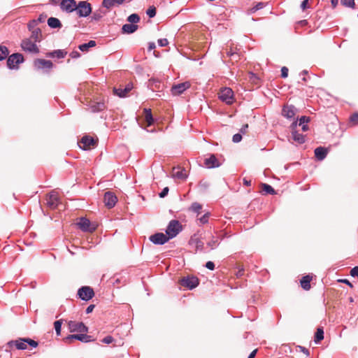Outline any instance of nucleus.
Wrapping results in <instances>:
<instances>
[{"label": "nucleus", "mask_w": 358, "mask_h": 358, "mask_svg": "<svg viewBox=\"0 0 358 358\" xmlns=\"http://www.w3.org/2000/svg\"><path fill=\"white\" fill-rule=\"evenodd\" d=\"M182 230V227L180 222L177 220H171L166 229V234L170 239H172Z\"/></svg>", "instance_id": "1"}, {"label": "nucleus", "mask_w": 358, "mask_h": 358, "mask_svg": "<svg viewBox=\"0 0 358 358\" xmlns=\"http://www.w3.org/2000/svg\"><path fill=\"white\" fill-rule=\"evenodd\" d=\"M75 11L79 17H87L92 13V5L87 1H80Z\"/></svg>", "instance_id": "2"}, {"label": "nucleus", "mask_w": 358, "mask_h": 358, "mask_svg": "<svg viewBox=\"0 0 358 358\" xmlns=\"http://www.w3.org/2000/svg\"><path fill=\"white\" fill-rule=\"evenodd\" d=\"M24 57L21 53H13L8 57L6 64L9 69H18V65L23 63Z\"/></svg>", "instance_id": "3"}, {"label": "nucleus", "mask_w": 358, "mask_h": 358, "mask_svg": "<svg viewBox=\"0 0 358 358\" xmlns=\"http://www.w3.org/2000/svg\"><path fill=\"white\" fill-rule=\"evenodd\" d=\"M180 285L182 287L192 290L196 288L199 285V280L197 277L194 275H188L182 278L180 281Z\"/></svg>", "instance_id": "4"}, {"label": "nucleus", "mask_w": 358, "mask_h": 358, "mask_svg": "<svg viewBox=\"0 0 358 358\" xmlns=\"http://www.w3.org/2000/svg\"><path fill=\"white\" fill-rule=\"evenodd\" d=\"M20 45L22 49L25 52L31 54H38L39 52V48L36 45V42L32 41L31 38L23 39Z\"/></svg>", "instance_id": "5"}, {"label": "nucleus", "mask_w": 358, "mask_h": 358, "mask_svg": "<svg viewBox=\"0 0 358 358\" xmlns=\"http://www.w3.org/2000/svg\"><path fill=\"white\" fill-rule=\"evenodd\" d=\"M78 296L83 301H87L94 296V289L89 286H83L78 290Z\"/></svg>", "instance_id": "6"}, {"label": "nucleus", "mask_w": 358, "mask_h": 358, "mask_svg": "<svg viewBox=\"0 0 358 358\" xmlns=\"http://www.w3.org/2000/svg\"><path fill=\"white\" fill-rule=\"evenodd\" d=\"M73 340H78L83 343H90L93 341L91 336L85 333L79 334H70L64 338V341L66 343H71Z\"/></svg>", "instance_id": "7"}, {"label": "nucleus", "mask_w": 358, "mask_h": 358, "mask_svg": "<svg viewBox=\"0 0 358 358\" xmlns=\"http://www.w3.org/2000/svg\"><path fill=\"white\" fill-rule=\"evenodd\" d=\"M150 241H151L155 245H164L167 243L170 238L166 234L162 232H157L151 235L149 237Z\"/></svg>", "instance_id": "8"}, {"label": "nucleus", "mask_w": 358, "mask_h": 358, "mask_svg": "<svg viewBox=\"0 0 358 358\" xmlns=\"http://www.w3.org/2000/svg\"><path fill=\"white\" fill-rule=\"evenodd\" d=\"M70 332L87 333L88 327L82 322L69 321L68 323Z\"/></svg>", "instance_id": "9"}, {"label": "nucleus", "mask_w": 358, "mask_h": 358, "mask_svg": "<svg viewBox=\"0 0 358 358\" xmlns=\"http://www.w3.org/2000/svg\"><path fill=\"white\" fill-rule=\"evenodd\" d=\"M34 66L36 69L45 70V72H48V70L52 69L53 64L50 60H46L44 59H36L34 61Z\"/></svg>", "instance_id": "10"}, {"label": "nucleus", "mask_w": 358, "mask_h": 358, "mask_svg": "<svg viewBox=\"0 0 358 358\" xmlns=\"http://www.w3.org/2000/svg\"><path fill=\"white\" fill-rule=\"evenodd\" d=\"M219 98L226 103L231 104L233 101L234 92L229 87H224L221 90Z\"/></svg>", "instance_id": "11"}, {"label": "nucleus", "mask_w": 358, "mask_h": 358, "mask_svg": "<svg viewBox=\"0 0 358 358\" xmlns=\"http://www.w3.org/2000/svg\"><path fill=\"white\" fill-rule=\"evenodd\" d=\"M77 4L76 0H62L59 6L62 10L71 13L76 10Z\"/></svg>", "instance_id": "12"}, {"label": "nucleus", "mask_w": 358, "mask_h": 358, "mask_svg": "<svg viewBox=\"0 0 358 358\" xmlns=\"http://www.w3.org/2000/svg\"><path fill=\"white\" fill-rule=\"evenodd\" d=\"M117 201L116 195L111 192H106L103 195V202L108 208H113Z\"/></svg>", "instance_id": "13"}, {"label": "nucleus", "mask_w": 358, "mask_h": 358, "mask_svg": "<svg viewBox=\"0 0 358 358\" xmlns=\"http://www.w3.org/2000/svg\"><path fill=\"white\" fill-rule=\"evenodd\" d=\"M96 144L94 139L90 136H84L80 141L78 142L80 148L84 150H87L94 146Z\"/></svg>", "instance_id": "14"}, {"label": "nucleus", "mask_w": 358, "mask_h": 358, "mask_svg": "<svg viewBox=\"0 0 358 358\" xmlns=\"http://www.w3.org/2000/svg\"><path fill=\"white\" fill-rule=\"evenodd\" d=\"M189 87L190 83L189 82H184L177 85H173L171 91L173 95L178 96L182 94Z\"/></svg>", "instance_id": "15"}, {"label": "nucleus", "mask_w": 358, "mask_h": 358, "mask_svg": "<svg viewBox=\"0 0 358 358\" xmlns=\"http://www.w3.org/2000/svg\"><path fill=\"white\" fill-rule=\"evenodd\" d=\"M47 205L51 209H55L59 203V196L57 192H51L47 196Z\"/></svg>", "instance_id": "16"}, {"label": "nucleus", "mask_w": 358, "mask_h": 358, "mask_svg": "<svg viewBox=\"0 0 358 358\" xmlns=\"http://www.w3.org/2000/svg\"><path fill=\"white\" fill-rule=\"evenodd\" d=\"M148 87L153 92H162L164 85L157 78H150L148 82Z\"/></svg>", "instance_id": "17"}, {"label": "nucleus", "mask_w": 358, "mask_h": 358, "mask_svg": "<svg viewBox=\"0 0 358 358\" xmlns=\"http://www.w3.org/2000/svg\"><path fill=\"white\" fill-rule=\"evenodd\" d=\"M7 345L12 348L13 346H15L17 350H24L27 348L26 338H20L17 340L10 341Z\"/></svg>", "instance_id": "18"}, {"label": "nucleus", "mask_w": 358, "mask_h": 358, "mask_svg": "<svg viewBox=\"0 0 358 358\" xmlns=\"http://www.w3.org/2000/svg\"><path fill=\"white\" fill-rule=\"evenodd\" d=\"M90 221L84 217H80L77 223L78 227L85 232H92L94 230V228H90Z\"/></svg>", "instance_id": "19"}, {"label": "nucleus", "mask_w": 358, "mask_h": 358, "mask_svg": "<svg viewBox=\"0 0 358 358\" xmlns=\"http://www.w3.org/2000/svg\"><path fill=\"white\" fill-rule=\"evenodd\" d=\"M204 164L208 169L217 168L221 165L215 155L213 154L210 155L209 157L204 159Z\"/></svg>", "instance_id": "20"}, {"label": "nucleus", "mask_w": 358, "mask_h": 358, "mask_svg": "<svg viewBox=\"0 0 358 358\" xmlns=\"http://www.w3.org/2000/svg\"><path fill=\"white\" fill-rule=\"evenodd\" d=\"M296 111V108L293 105H287L282 108V114L287 119L294 117Z\"/></svg>", "instance_id": "21"}, {"label": "nucleus", "mask_w": 358, "mask_h": 358, "mask_svg": "<svg viewBox=\"0 0 358 358\" xmlns=\"http://www.w3.org/2000/svg\"><path fill=\"white\" fill-rule=\"evenodd\" d=\"M314 153L315 158L318 161H322L326 158L328 154V149L324 147L320 146L315 149Z\"/></svg>", "instance_id": "22"}, {"label": "nucleus", "mask_w": 358, "mask_h": 358, "mask_svg": "<svg viewBox=\"0 0 358 358\" xmlns=\"http://www.w3.org/2000/svg\"><path fill=\"white\" fill-rule=\"evenodd\" d=\"M92 15L90 16V22H99L106 15V10L99 8L94 12H92Z\"/></svg>", "instance_id": "23"}, {"label": "nucleus", "mask_w": 358, "mask_h": 358, "mask_svg": "<svg viewBox=\"0 0 358 358\" xmlns=\"http://www.w3.org/2000/svg\"><path fill=\"white\" fill-rule=\"evenodd\" d=\"M67 52L64 50H55L51 52H48L46 53V57L51 58H57V59H63L66 55Z\"/></svg>", "instance_id": "24"}, {"label": "nucleus", "mask_w": 358, "mask_h": 358, "mask_svg": "<svg viewBox=\"0 0 358 358\" xmlns=\"http://www.w3.org/2000/svg\"><path fill=\"white\" fill-rule=\"evenodd\" d=\"M173 176L178 179L185 180L187 178V175L185 169L181 167H176L173 168Z\"/></svg>", "instance_id": "25"}, {"label": "nucleus", "mask_w": 358, "mask_h": 358, "mask_svg": "<svg viewBox=\"0 0 358 358\" xmlns=\"http://www.w3.org/2000/svg\"><path fill=\"white\" fill-rule=\"evenodd\" d=\"M132 89V86L130 84H128L125 86L124 89L122 88H114V93L115 95L118 96L120 98L125 97L127 94L131 91Z\"/></svg>", "instance_id": "26"}, {"label": "nucleus", "mask_w": 358, "mask_h": 358, "mask_svg": "<svg viewBox=\"0 0 358 358\" xmlns=\"http://www.w3.org/2000/svg\"><path fill=\"white\" fill-rule=\"evenodd\" d=\"M138 25L137 24H124L122 27V32L124 34H131L134 33L138 29Z\"/></svg>", "instance_id": "27"}, {"label": "nucleus", "mask_w": 358, "mask_h": 358, "mask_svg": "<svg viewBox=\"0 0 358 358\" xmlns=\"http://www.w3.org/2000/svg\"><path fill=\"white\" fill-rule=\"evenodd\" d=\"M90 108L92 113H99L105 110L106 105L103 101L96 102L92 103Z\"/></svg>", "instance_id": "28"}, {"label": "nucleus", "mask_w": 358, "mask_h": 358, "mask_svg": "<svg viewBox=\"0 0 358 358\" xmlns=\"http://www.w3.org/2000/svg\"><path fill=\"white\" fill-rule=\"evenodd\" d=\"M312 280V277L309 275H306L300 280L301 286L304 290H309L310 289V281Z\"/></svg>", "instance_id": "29"}, {"label": "nucleus", "mask_w": 358, "mask_h": 358, "mask_svg": "<svg viewBox=\"0 0 358 358\" xmlns=\"http://www.w3.org/2000/svg\"><path fill=\"white\" fill-rule=\"evenodd\" d=\"M292 136L293 140L299 144H303L306 141V136L299 133L297 131H292Z\"/></svg>", "instance_id": "30"}, {"label": "nucleus", "mask_w": 358, "mask_h": 358, "mask_svg": "<svg viewBox=\"0 0 358 358\" xmlns=\"http://www.w3.org/2000/svg\"><path fill=\"white\" fill-rule=\"evenodd\" d=\"M48 24L50 28L57 29L62 27V23L60 20L54 17H50L48 19Z\"/></svg>", "instance_id": "31"}, {"label": "nucleus", "mask_w": 358, "mask_h": 358, "mask_svg": "<svg viewBox=\"0 0 358 358\" xmlns=\"http://www.w3.org/2000/svg\"><path fill=\"white\" fill-rule=\"evenodd\" d=\"M310 118L308 116H301L299 120V126H301V129L303 131H306L308 130V126L307 124L310 122Z\"/></svg>", "instance_id": "32"}, {"label": "nucleus", "mask_w": 358, "mask_h": 358, "mask_svg": "<svg viewBox=\"0 0 358 358\" xmlns=\"http://www.w3.org/2000/svg\"><path fill=\"white\" fill-rule=\"evenodd\" d=\"M145 113V120L148 124V126H151L154 122V117L152 114V110L150 108H144Z\"/></svg>", "instance_id": "33"}, {"label": "nucleus", "mask_w": 358, "mask_h": 358, "mask_svg": "<svg viewBox=\"0 0 358 358\" xmlns=\"http://www.w3.org/2000/svg\"><path fill=\"white\" fill-rule=\"evenodd\" d=\"M31 41L34 42H40L41 40V31L39 28L34 29L31 31Z\"/></svg>", "instance_id": "34"}, {"label": "nucleus", "mask_w": 358, "mask_h": 358, "mask_svg": "<svg viewBox=\"0 0 358 358\" xmlns=\"http://www.w3.org/2000/svg\"><path fill=\"white\" fill-rule=\"evenodd\" d=\"M96 41L93 40H90L87 43H85L83 44H80L78 46V48L82 52H87L90 48H93L96 45Z\"/></svg>", "instance_id": "35"}, {"label": "nucleus", "mask_w": 358, "mask_h": 358, "mask_svg": "<svg viewBox=\"0 0 358 358\" xmlns=\"http://www.w3.org/2000/svg\"><path fill=\"white\" fill-rule=\"evenodd\" d=\"M324 339V329L323 327H318L315 333L314 341L315 343H319Z\"/></svg>", "instance_id": "36"}, {"label": "nucleus", "mask_w": 358, "mask_h": 358, "mask_svg": "<svg viewBox=\"0 0 358 358\" xmlns=\"http://www.w3.org/2000/svg\"><path fill=\"white\" fill-rule=\"evenodd\" d=\"M9 55L8 48L3 45H0V61H3L8 58Z\"/></svg>", "instance_id": "37"}, {"label": "nucleus", "mask_w": 358, "mask_h": 358, "mask_svg": "<svg viewBox=\"0 0 358 358\" xmlns=\"http://www.w3.org/2000/svg\"><path fill=\"white\" fill-rule=\"evenodd\" d=\"M263 191L266 194H271L273 195L275 194V189L268 184L266 183H262L261 184Z\"/></svg>", "instance_id": "38"}, {"label": "nucleus", "mask_w": 358, "mask_h": 358, "mask_svg": "<svg viewBox=\"0 0 358 358\" xmlns=\"http://www.w3.org/2000/svg\"><path fill=\"white\" fill-rule=\"evenodd\" d=\"M127 21L129 24H136L140 21V17L137 13H132L128 16Z\"/></svg>", "instance_id": "39"}, {"label": "nucleus", "mask_w": 358, "mask_h": 358, "mask_svg": "<svg viewBox=\"0 0 358 358\" xmlns=\"http://www.w3.org/2000/svg\"><path fill=\"white\" fill-rule=\"evenodd\" d=\"M220 244L217 237L212 236V239L207 243V245L213 250L216 248Z\"/></svg>", "instance_id": "40"}, {"label": "nucleus", "mask_w": 358, "mask_h": 358, "mask_svg": "<svg viewBox=\"0 0 358 358\" xmlns=\"http://www.w3.org/2000/svg\"><path fill=\"white\" fill-rule=\"evenodd\" d=\"M210 187V184L208 182L205 180L200 181L199 184V189L200 192H206L208 187Z\"/></svg>", "instance_id": "41"}, {"label": "nucleus", "mask_w": 358, "mask_h": 358, "mask_svg": "<svg viewBox=\"0 0 358 358\" xmlns=\"http://www.w3.org/2000/svg\"><path fill=\"white\" fill-rule=\"evenodd\" d=\"M62 325V320H56L54 322V327L57 336H59L61 334Z\"/></svg>", "instance_id": "42"}, {"label": "nucleus", "mask_w": 358, "mask_h": 358, "mask_svg": "<svg viewBox=\"0 0 358 358\" xmlns=\"http://www.w3.org/2000/svg\"><path fill=\"white\" fill-rule=\"evenodd\" d=\"M341 4L345 7L354 8L355 3V0H341Z\"/></svg>", "instance_id": "43"}, {"label": "nucleus", "mask_w": 358, "mask_h": 358, "mask_svg": "<svg viewBox=\"0 0 358 358\" xmlns=\"http://www.w3.org/2000/svg\"><path fill=\"white\" fill-rule=\"evenodd\" d=\"M157 10L155 6H150L146 10V14L150 18H152L156 15Z\"/></svg>", "instance_id": "44"}, {"label": "nucleus", "mask_w": 358, "mask_h": 358, "mask_svg": "<svg viewBox=\"0 0 358 358\" xmlns=\"http://www.w3.org/2000/svg\"><path fill=\"white\" fill-rule=\"evenodd\" d=\"M201 208L202 206L200 203L194 202L191 205L190 209L194 213H199Z\"/></svg>", "instance_id": "45"}, {"label": "nucleus", "mask_w": 358, "mask_h": 358, "mask_svg": "<svg viewBox=\"0 0 358 358\" xmlns=\"http://www.w3.org/2000/svg\"><path fill=\"white\" fill-rule=\"evenodd\" d=\"M113 1V0H103V1H102L103 7L108 9V8H110L111 7L114 6L116 4Z\"/></svg>", "instance_id": "46"}, {"label": "nucleus", "mask_w": 358, "mask_h": 358, "mask_svg": "<svg viewBox=\"0 0 358 358\" xmlns=\"http://www.w3.org/2000/svg\"><path fill=\"white\" fill-rule=\"evenodd\" d=\"M196 250L202 251L203 249L204 243L200 239L197 238L195 240Z\"/></svg>", "instance_id": "47"}, {"label": "nucleus", "mask_w": 358, "mask_h": 358, "mask_svg": "<svg viewBox=\"0 0 358 358\" xmlns=\"http://www.w3.org/2000/svg\"><path fill=\"white\" fill-rule=\"evenodd\" d=\"M26 342L27 345H29L31 348H36L38 345V343L37 341H35L29 338H26Z\"/></svg>", "instance_id": "48"}, {"label": "nucleus", "mask_w": 358, "mask_h": 358, "mask_svg": "<svg viewBox=\"0 0 358 358\" xmlns=\"http://www.w3.org/2000/svg\"><path fill=\"white\" fill-rule=\"evenodd\" d=\"M243 137L242 134L239 132L237 134H235L232 137V141L235 143H239L241 141Z\"/></svg>", "instance_id": "49"}, {"label": "nucleus", "mask_w": 358, "mask_h": 358, "mask_svg": "<svg viewBox=\"0 0 358 358\" xmlns=\"http://www.w3.org/2000/svg\"><path fill=\"white\" fill-rule=\"evenodd\" d=\"M209 216H210V213H206L203 216H201L199 218V221H200L201 224H204L208 223Z\"/></svg>", "instance_id": "50"}, {"label": "nucleus", "mask_w": 358, "mask_h": 358, "mask_svg": "<svg viewBox=\"0 0 358 358\" xmlns=\"http://www.w3.org/2000/svg\"><path fill=\"white\" fill-rule=\"evenodd\" d=\"M350 120L354 124H358V113H354L352 115H351L350 117Z\"/></svg>", "instance_id": "51"}, {"label": "nucleus", "mask_w": 358, "mask_h": 358, "mask_svg": "<svg viewBox=\"0 0 358 358\" xmlns=\"http://www.w3.org/2000/svg\"><path fill=\"white\" fill-rule=\"evenodd\" d=\"M169 189L168 187H164L162 192L159 194V196L160 198H164L165 196H167L168 193H169Z\"/></svg>", "instance_id": "52"}, {"label": "nucleus", "mask_w": 358, "mask_h": 358, "mask_svg": "<svg viewBox=\"0 0 358 358\" xmlns=\"http://www.w3.org/2000/svg\"><path fill=\"white\" fill-rule=\"evenodd\" d=\"M113 341H114V338L113 336H107L103 338L102 342L106 344H110V343H113Z\"/></svg>", "instance_id": "53"}, {"label": "nucleus", "mask_w": 358, "mask_h": 358, "mask_svg": "<svg viewBox=\"0 0 358 358\" xmlns=\"http://www.w3.org/2000/svg\"><path fill=\"white\" fill-rule=\"evenodd\" d=\"M158 44L160 47H165L169 44L166 38H160L158 40Z\"/></svg>", "instance_id": "54"}, {"label": "nucleus", "mask_w": 358, "mask_h": 358, "mask_svg": "<svg viewBox=\"0 0 358 358\" xmlns=\"http://www.w3.org/2000/svg\"><path fill=\"white\" fill-rule=\"evenodd\" d=\"M288 69L286 66H283L281 69V77L285 78L288 76Z\"/></svg>", "instance_id": "55"}, {"label": "nucleus", "mask_w": 358, "mask_h": 358, "mask_svg": "<svg viewBox=\"0 0 358 358\" xmlns=\"http://www.w3.org/2000/svg\"><path fill=\"white\" fill-rule=\"evenodd\" d=\"M206 268L210 270V271H213L215 269V264L213 262H211V261H208L206 263V265H205Z\"/></svg>", "instance_id": "56"}, {"label": "nucleus", "mask_w": 358, "mask_h": 358, "mask_svg": "<svg viewBox=\"0 0 358 358\" xmlns=\"http://www.w3.org/2000/svg\"><path fill=\"white\" fill-rule=\"evenodd\" d=\"M350 275L352 277L358 278V266H355L350 270Z\"/></svg>", "instance_id": "57"}, {"label": "nucleus", "mask_w": 358, "mask_h": 358, "mask_svg": "<svg viewBox=\"0 0 358 358\" xmlns=\"http://www.w3.org/2000/svg\"><path fill=\"white\" fill-rule=\"evenodd\" d=\"M266 3L258 2L254 6L255 7V9L258 11V10L264 8L266 6Z\"/></svg>", "instance_id": "58"}, {"label": "nucleus", "mask_w": 358, "mask_h": 358, "mask_svg": "<svg viewBox=\"0 0 358 358\" xmlns=\"http://www.w3.org/2000/svg\"><path fill=\"white\" fill-rule=\"evenodd\" d=\"M308 1L309 0H303L301 3V8L303 10H305L306 9L308 8Z\"/></svg>", "instance_id": "59"}, {"label": "nucleus", "mask_w": 358, "mask_h": 358, "mask_svg": "<svg viewBox=\"0 0 358 358\" xmlns=\"http://www.w3.org/2000/svg\"><path fill=\"white\" fill-rule=\"evenodd\" d=\"M249 79L252 82H255L257 80H258V77L255 73L249 72Z\"/></svg>", "instance_id": "60"}, {"label": "nucleus", "mask_w": 358, "mask_h": 358, "mask_svg": "<svg viewBox=\"0 0 358 358\" xmlns=\"http://www.w3.org/2000/svg\"><path fill=\"white\" fill-rule=\"evenodd\" d=\"M248 124H245L242 126V127L240 129V131L239 132L241 134H245L247 132H248Z\"/></svg>", "instance_id": "61"}, {"label": "nucleus", "mask_w": 358, "mask_h": 358, "mask_svg": "<svg viewBox=\"0 0 358 358\" xmlns=\"http://www.w3.org/2000/svg\"><path fill=\"white\" fill-rule=\"evenodd\" d=\"M70 57L73 59H76L80 57V54L79 52L73 50L70 53Z\"/></svg>", "instance_id": "62"}, {"label": "nucleus", "mask_w": 358, "mask_h": 358, "mask_svg": "<svg viewBox=\"0 0 358 358\" xmlns=\"http://www.w3.org/2000/svg\"><path fill=\"white\" fill-rule=\"evenodd\" d=\"M299 348L300 349V351L305 354L306 356L308 357L310 355V352L308 349H307L306 348L303 346H299Z\"/></svg>", "instance_id": "63"}, {"label": "nucleus", "mask_w": 358, "mask_h": 358, "mask_svg": "<svg viewBox=\"0 0 358 358\" xmlns=\"http://www.w3.org/2000/svg\"><path fill=\"white\" fill-rule=\"evenodd\" d=\"M94 307H95V306L94 304H91V305L88 306L85 310V313L87 314L92 313L93 311Z\"/></svg>", "instance_id": "64"}]
</instances>
